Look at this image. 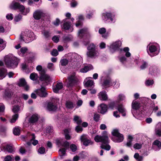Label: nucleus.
Listing matches in <instances>:
<instances>
[{
    "mask_svg": "<svg viewBox=\"0 0 161 161\" xmlns=\"http://www.w3.org/2000/svg\"><path fill=\"white\" fill-rule=\"evenodd\" d=\"M103 134L104 135L102 136H96L94 138V140L96 142H101L102 143L100 146L101 148L109 151L111 147L108 144L109 141L107 135V132L104 131Z\"/></svg>",
    "mask_w": 161,
    "mask_h": 161,
    "instance_id": "nucleus-1",
    "label": "nucleus"
},
{
    "mask_svg": "<svg viewBox=\"0 0 161 161\" xmlns=\"http://www.w3.org/2000/svg\"><path fill=\"white\" fill-rule=\"evenodd\" d=\"M5 61L8 67L14 68L17 66L19 59L12 54H9L5 57Z\"/></svg>",
    "mask_w": 161,
    "mask_h": 161,
    "instance_id": "nucleus-2",
    "label": "nucleus"
},
{
    "mask_svg": "<svg viewBox=\"0 0 161 161\" xmlns=\"http://www.w3.org/2000/svg\"><path fill=\"white\" fill-rule=\"evenodd\" d=\"M36 38V36L33 32L28 30L22 31L19 38L21 41H25L27 43L31 42Z\"/></svg>",
    "mask_w": 161,
    "mask_h": 161,
    "instance_id": "nucleus-3",
    "label": "nucleus"
},
{
    "mask_svg": "<svg viewBox=\"0 0 161 161\" xmlns=\"http://www.w3.org/2000/svg\"><path fill=\"white\" fill-rule=\"evenodd\" d=\"M9 8L11 9L14 10L19 9L21 13L24 15H26L30 12V9L29 8H27L25 9L23 5L16 2L15 0L13 1L11 3Z\"/></svg>",
    "mask_w": 161,
    "mask_h": 161,
    "instance_id": "nucleus-4",
    "label": "nucleus"
},
{
    "mask_svg": "<svg viewBox=\"0 0 161 161\" xmlns=\"http://www.w3.org/2000/svg\"><path fill=\"white\" fill-rule=\"evenodd\" d=\"M102 18L104 21L110 23H114L116 21L115 15L107 12L102 14Z\"/></svg>",
    "mask_w": 161,
    "mask_h": 161,
    "instance_id": "nucleus-5",
    "label": "nucleus"
},
{
    "mask_svg": "<svg viewBox=\"0 0 161 161\" xmlns=\"http://www.w3.org/2000/svg\"><path fill=\"white\" fill-rule=\"evenodd\" d=\"M77 80L75 73H73L68 78L67 86H71L74 85L76 83Z\"/></svg>",
    "mask_w": 161,
    "mask_h": 161,
    "instance_id": "nucleus-6",
    "label": "nucleus"
},
{
    "mask_svg": "<svg viewBox=\"0 0 161 161\" xmlns=\"http://www.w3.org/2000/svg\"><path fill=\"white\" fill-rule=\"evenodd\" d=\"M159 45L156 43L149 44L147 47V52L150 54V53H153L156 52L159 48Z\"/></svg>",
    "mask_w": 161,
    "mask_h": 161,
    "instance_id": "nucleus-7",
    "label": "nucleus"
},
{
    "mask_svg": "<svg viewBox=\"0 0 161 161\" xmlns=\"http://www.w3.org/2000/svg\"><path fill=\"white\" fill-rule=\"evenodd\" d=\"M56 144L58 147H64L66 148H68L69 143L68 142L63 141L62 139H57L56 140Z\"/></svg>",
    "mask_w": 161,
    "mask_h": 161,
    "instance_id": "nucleus-8",
    "label": "nucleus"
},
{
    "mask_svg": "<svg viewBox=\"0 0 161 161\" xmlns=\"http://www.w3.org/2000/svg\"><path fill=\"white\" fill-rule=\"evenodd\" d=\"M35 92L38 96L41 97H45L47 94L45 88L44 87H42L40 89L36 90Z\"/></svg>",
    "mask_w": 161,
    "mask_h": 161,
    "instance_id": "nucleus-9",
    "label": "nucleus"
},
{
    "mask_svg": "<svg viewBox=\"0 0 161 161\" xmlns=\"http://www.w3.org/2000/svg\"><path fill=\"white\" fill-rule=\"evenodd\" d=\"M111 31V30L109 29L108 31L106 32V29L104 27L100 28L98 30L99 34L101 35L103 38L107 39L109 36V32Z\"/></svg>",
    "mask_w": 161,
    "mask_h": 161,
    "instance_id": "nucleus-10",
    "label": "nucleus"
},
{
    "mask_svg": "<svg viewBox=\"0 0 161 161\" xmlns=\"http://www.w3.org/2000/svg\"><path fill=\"white\" fill-rule=\"evenodd\" d=\"M80 139L83 145L85 146L92 144V142L88 139V137L86 135H83L81 136Z\"/></svg>",
    "mask_w": 161,
    "mask_h": 161,
    "instance_id": "nucleus-11",
    "label": "nucleus"
},
{
    "mask_svg": "<svg viewBox=\"0 0 161 161\" xmlns=\"http://www.w3.org/2000/svg\"><path fill=\"white\" fill-rule=\"evenodd\" d=\"M88 57L91 58H95L99 55V53L97 50L88 51L86 53Z\"/></svg>",
    "mask_w": 161,
    "mask_h": 161,
    "instance_id": "nucleus-12",
    "label": "nucleus"
},
{
    "mask_svg": "<svg viewBox=\"0 0 161 161\" xmlns=\"http://www.w3.org/2000/svg\"><path fill=\"white\" fill-rule=\"evenodd\" d=\"M40 79L41 81H44L46 83H48L51 80L50 76L46 74L45 72L43 73L41 75Z\"/></svg>",
    "mask_w": 161,
    "mask_h": 161,
    "instance_id": "nucleus-13",
    "label": "nucleus"
},
{
    "mask_svg": "<svg viewBox=\"0 0 161 161\" xmlns=\"http://www.w3.org/2000/svg\"><path fill=\"white\" fill-rule=\"evenodd\" d=\"M98 98L101 101H107L108 100V97L106 92L105 91H102L100 92L98 95Z\"/></svg>",
    "mask_w": 161,
    "mask_h": 161,
    "instance_id": "nucleus-14",
    "label": "nucleus"
},
{
    "mask_svg": "<svg viewBox=\"0 0 161 161\" xmlns=\"http://www.w3.org/2000/svg\"><path fill=\"white\" fill-rule=\"evenodd\" d=\"M152 148L155 151H158L161 148V142L158 140H155L153 143Z\"/></svg>",
    "mask_w": 161,
    "mask_h": 161,
    "instance_id": "nucleus-15",
    "label": "nucleus"
},
{
    "mask_svg": "<svg viewBox=\"0 0 161 161\" xmlns=\"http://www.w3.org/2000/svg\"><path fill=\"white\" fill-rule=\"evenodd\" d=\"M107 106L104 104H101L98 107V110L100 113L102 114H104L107 111Z\"/></svg>",
    "mask_w": 161,
    "mask_h": 161,
    "instance_id": "nucleus-16",
    "label": "nucleus"
},
{
    "mask_svg": "<svg viewBox=\"0 0 161 161\" xmlns=\"http://www.w3.org/2000/svg\"><path fill=\"white\" fill-rule=\"evenodd\" d=\"M39 118V116L37 114H34L29 118V122L30 123H35L38 121Z\"/></svg>",
    "mask_w": 161,
    "mask_h": 161,
    "instance_id": "nucleus-17",
    "label": "nucleus"
},
{
    "mask_svg": "<svg viewBox=\"0 0 161 161\" xmlns=\"http://www.w3.org/2000/svg\"><path fill=\"white\" fill-rule=\"evenodd\" d=\"M87 34L89 35V32L86 28H84L80 30L78 32V36L80 37H82L84 36Z\"/></svg>",
    "mask_w": 161,
    "mask_h": 161,
    "instance_id": "nucleus-18",
    "label": "nucleus"
},
{
    "mask_svg": "<svg viewBox=\"0 0 161 161\" xmlns=\"http://www.w3.org/2000/svg\"><path fill=\"white\" fill-rule=\"evenodd\" d=\"M30 137L31 138L29 142H27V144L29 146L31 144L34 145H36L37 144L38 141L37 140H35V136L34 134H31L30 136Z\"/></svg>",
    "mask_w": 161,
    "mask_h": 161,
    "instance_id": "nucleus-19",
    "label": "nucleus"
},
{
    "mask_svg": "<svg viewBox=\"0 0 161 161\" xmlns=\"http://www.w3.org/2000/svg\"><path fill=\"white\" fill-rule=\"evenodd\" d=\"M91 77H89L86 78L84 80L85 85L86 87H92L94 86L93 81L91 80Z\"/></svg>",
    "mask_w": 161,
    "mask_h": 161,
    "instance_id": "nucleus-20",
    "label": "nucleus"
},
{
    "mask_svg": "<svg viewBox=\"0 0 161 161\" xmlns=\"http://www.w3.org/2000/svg\"><path fill=\"white\" fill-rule=\"evenodd\" d=\"M43 14V13L42 11L37 10L33 14V17L35 19L38 20L40 19Z\"/></svg>",
    "mask_w": 161,
    "mask_h": 161,
    "instance_id": "nucleus-21",
    "label": "nucleus"
},
{
    "mask_svg": "<svg viewBox=\"0 0 161 161\" xmlns=\"http://www.w3.org/2000/svg\"><path fill=\"white\" fill-rule=\"evenodd\" d=\"M155 131L157 135L161 136V122H159L156 125Z\"/></svg>",
    "mask_w": 161,
    "mask_h": 161,
    "instance_id": "nucleus-22",
    "label": "nucleus"
},
{
    "mask_svg": "<svg viewBox=\"0 0 161 161\" xmlns=\"http://www.w3.org/2000/svg\"><path fill=\"white\" fill-rule=\"evenodd\" d=\"M132 113L133 114L134 112L133 110H137L140 107V104L136 101L134 100L132 103Z\"/></svg>",
    "mask_w": 161,
    "mask_h": 161,
    "instance_id": "nucleus-23",
    "label": "nucleus"
},
{
    "mask_svg": "<svg viewBox=\"0 0 161 161\" xmlns=\"http://www.w3.org/2000/svg\"><path fill=\"white\" fill-rule=\"evenodd\" d=\"M124 138L123 135L119 134L117 136L112 139L113 141L115 142H120L123 141Z\"/></svg>",
    "mask_w": 161,
    "mask_h": 161,
    "instance_id": "nucleus-24",
    "label": "nucleus"
},
{
    "mask_svg": "<svg viewBox=\"0 0 161 161\" xmlns=\"http://www.w3.org/2000/svg\"><path fill=\"white\" fill-rule=\"evenodd\" d=\"M63 87V85L62 83H58L56 86L53 88V92L56 93H58L59 91Z\"/></svg>",
    "mask_w": 161,
    "mask_h": 161,
    "instance_id": "nucleus-25",
    "label": "nucleus"
},
{
    "mask_svg": "<svg viewBox=\"0 0 161 161\" xmlns=\"http://www.w3.org/2000/svg\"><path fill=\"white\" fill-rule=\"evenodd\" d=\"M47 108L49 111H55L57 109V107L53 103H49L47 104Z\"/></svg>",
    "mask_w": 161,
    "mask_h": 161,
    "instance_id": "nucleus-26",
    "label": "nucleus"
},
{
    "mask_svg": "<svg viewBox=\"0 0 161 161\" xmlns=\"http://www.w3.org/2000/svg\"><path fill=\"white\" fill-rule=\"evenodd\" d=\"M117 109L120 113L122 114V115L123 116L126 115V110L122 104L118 105Z\"/></svg>",
    "mask_w": 161,
    "mask_h": 161,
    "instance_id": "nucleus-27",
    "label": "nucleus"
},
{
    "mask_svg": "<svg viewBox=\"0 0 161 161\" xmlns=\"http://www.w3.org/2000/svg\"><path fill=\"white\" fill-rule=\"evenodd\" d=\"M93 68V66L92 65H89L85 66L83 68H81L80 70V72L83 73H86Z\"/></svg>",
    "mask_w": 161,
    "mask_h": 161,
    "instance_id": "nucleus-28",
    "label": "nucleus"
},
{
    "mask_svg": "<svg viewBox=\"0 0 161 161\" xmlns=\"http://www.w3.org/2000/svg\"><path fill=\"white\" fill-rule=\"evenodd\" d=\"M112 86L111 84V79L109 78L105 80L103 84V88H106Z\"/></svg>",
    "mask_w": 161,
    "mask_h": 161,
    "instance_id": "nucleus-29",
    "label": "nucleus"
},
{
    "mask_svg": "<svg viewBox=\"0 0 161 161\" xmlns=\"http://www.w3.org/2000/svg\"><path fill=\"white\" fill-rule=\"evenodd\" d=\"M121 45V42L119 41L113 42L111 45L112 48L114 49H116L120 47Z\"/></svg>",
    "mask_w": 161,
    "mask_h": 161,
    "instance_id": "nucleus-30",
    "label": "nucleus"
},
{
    "mask_svg": "<svg viewBox=\"0 0 161 161\" xmlns=\"http://www.w3.org/2000/svg\"><path fill=\"white\" fill-rule=\"evenodd\" d=\"M120 51L122 53H125V55L127 57H130L131 55L130 53L129 52V49L128 47H125L123 49H121Z\"/></svg>",
    "mask_w": 161,
    "mask_h": 161,
    "instance_id": "nucleus-31",
    "label": "nucleus"
},
{
    "mask_svg": "<svg viewBox=\"0 0 161 161\" xmlns=\"http://www.w3.org/2000/svg\"><path fill=\"white\" fill-rule=\"evenodd\" d=\"M27 50L28 49L27 48L23 47L20 48V51H18V53L20 56H23L24 54L26 53Z\"/></svg>",
    "mask_w": 161,
    "mask_h": 161,
    "instance_id": "nucleus-32",
    "label": "nucleus"
},
{
    "mask_svg": "<svg viewBox=\"0 0 161 161\" xmlns=\"http://www.w3.org/2000/svg\"><path fill=\"white\" fill-rule=\"evenodd\" d=\"M7 70L5 69H0V79L4 78L6 75Z\"/></svg>",
    "mask_w": 161,
    "mask_h": 161,
    "instance_id": "nucleus-33",
    "label": "nucleus"
},
{
    "mask_svg": "<svg viewBox=\"0 0 161 161\" xmlns=\"http://www.w3.org/2000/svg\"><path fill=\"white\" fill-rule=\"evenodd\" d=\"M64 134L65 136V139L68 140L70 139L71 138V136L69 134L70 132V130L67 129H65L64 130Z\"/></svg>",
    "mask_w": 161,
    "mask_h": 161,
    "instance_id": "nucleus-34",
    "label": "nucleus"
},
{
    "mask_svg": "<svg viewBox=\"0 0 161 161\" xmlns=\"http://www.w3.org/2000/svg\"><path fill=\"white\" fill-rule=\"evenodd\" d=\"M67 20V19L64 20V21L65 22L63 25V27L65 30H69L70 27V23L68 22H66Z\"/></svg>",
    "mask_w": 161,
    "mask_h": 161,
    "instance_id": "nucleus-35",
    "label": "nucleus"
},
{
    "mask_svg": "<svg viewBox=\"0 0 161 161\" xmlns=\"http://www.w3.org/2000/svg\"><path fill=\"white\" fill-rule=\"evenodd\" d=\"M125 99V96L122 94H119L117 97V101L119 102Z\"/></svg>",
    "mask_w": 161,
    "mask_h": 161,
    "instance_id": "nucleus-36",
    "label": "nucleus"
},
{
    "mask_svg": "<svg viewBox=\"0 0 161 161\" xmlns=\"http://www.w3.org/2000/svg\"><path fill=\"white\" fill-rule=\"evenodd\" d=\"M7 151L9 153H12L14 151L15 149L12 146L7 145L5 148Z\"/></svg>",
    "mask_w": 161,
    "mask_h": 161,
    "instance_id": "nucleus-37",
    "label": "nucleus"
},
{
    "mask_svg": "<svg viewBox=\"0 0 161 161\" xmlns=\"http://www.w3.org/2000/svg\"><path fill=\"white\" fill-rule=\"evenodd\" d=\"M65 105L66 107L68 108L72 109L74 107V104L73 102L71 101H67Z\"/></svg>",
    "mask_w": 161,
    "mask_h": 161,
    "instance_id": "nucleus-38",
    "label": "nucleus"
},
{
    "mask_svg": "<svg viewBox=\"0 0 161 161\" xmlns=\"http://www.w3.org/2000/svg\"><path fill=\"white\" fill-rule=\"evenodd\" d=\"M74 120L76 122L78 125L80 124L82 122L80 118L77 116H75L74 117Z\"/></svg>",
    "mask_w": 161,
    "mask_h": 161,
    "instance_id": "nucleus-39",
    "label": "nucleus"
},
{
    "mask_svg": "<svg viewBox=\"0 0 161 161\" xmlns=\"http://www.w3.org/2000/svg\"><path fill=\"white\" fill-rule=\"evenodd\" d=\"M30 77L31 80L34 81L37 79L38 76L37 74L35 73H33L30 75Z\"/></svg>",
    "mask_w": 161,
    "mask_h": 161,
    "instance_id": "nucleus-40",
    "label": "nucleus"
},
{
    "mask_svg": "<svg viewBox=\"0 0 161 161\" xmlns=\"http://www.w3.org/2000/svg\"><path fill=\"white\" fill-rule=\"evenodd\" d=\"M87 49L88 51L96 50L95 45L93 43H91L87 47Z\"/></svg>",
    "mask_w": 161,
    "mask_h": 161,
    "instance_id": "nucleus-41",
    "label": "nucleus"
},
{
    "mask_svg": "<svg viewBox=\"0 0 161 161\" xmlns=\"http://www.w3.org/2000/svg\"><path fill=\"white\" fill-rule=\"evenodd\" d=\"M111 84L112 86H114V88H118L120 86L119 83L117 80L114 81L111 79Z\"/></svg>",
    "mask_w": 161,
    "mask_h": 161,
    "instance_id": "nucleus-42",
    "label": "nucleus"
},
{
    "mask_svg": "<svg viewBox=\"0 0 161 161\" xmlns=\"http://www.w3.org/2000/svg\"><path fill=\"white\" fill-rule=\"evenodd\" d=\"M78 21L77 22L76 24L75 25L76 27H78L80 25L81 26L82 25V23L81 22V20H82L83 19V17L82 15H79L78 17Z\"/></svg>",
    "mask_w": 161,
    "mask_h": 161,
    "instance_id": "nucleus-43",
    "label": "nucleus"
},
{
    "mask_svg": "<svg viewBox=\"0 0 161 161\" xmlns=\"http://www.w3.org/2000/svg\"><path fill=\"white\" fill-rule=\"evenodd\" d=\"M26 84V82L24 79H20L18 83V85L19 86H24Z\"/></svg>",
    "mask_w": 161,
    "mask_h": 161,
    "instance_id": "nucleus-44",
    "label": "nucleus"
},
{
    "mask_svg": "<svg viewBox=\"0 0 161 161\" xmlns=\"http://www.w3.org/2000/svg\"><path fill=\"white\" fill-rule=\"evenodd\" d=\"M36 69L39 72L40 75L43 73L45 72V70L42 69V67L40 65H38L36 67Z\"/></svg>",
    "mask_w": 161,
    "mask_h": 161,
    "instance_id": "nucleus-45",
    "label": "nucleus"
},
{
    "mask_svg": "<svg viewBox=\"0 0 161 161\" xmlns=\"http://www.w3.org/2000/svg\"><path fill=\"white\" fill-rule=\"evenodd\" d=\"M68 61L67 59L64 58L61 60L60 61V64L62 66H66L68 64Z\"/></svg>",
    "mask_w": 161,
    "mask_h": 161,
    "instance_id": "nucleus-46",
    "label": "nucleus"
},
{
    "mask_svg": "<svg viewBox=\"0 0 161 161\" xmlns=\"http://www.w3.org/2000/svg\"><path fill=\"white\" fill-rule=\"evenodd\" d=\"M19 117V115L18 114H16L14 115L12 119L10 120V122L11 123H14L15 122L17 119H18Z\"/></svg>",
    "mask_w": 161,
    "mask_h": 161,
    "instance_id": "nucleus-47",
    "label": "nucleus"
},
{
    "mask_svg": "<svg viewBox=\"0 0 161 161\" xmlns=\"http://www.w3.org/2000/svg\"><path fill=\"white\" fill-rule=\"evenodd\" d=\"M22 18L21 15L18 14L15 16L14 17V20L15 22H18L20 21Z\"/></svg>",
    "mask_w": 161,
    "mask_h": 161,
    "instance_id": "nucleus-48",
    "label": "nucleus"
},
{
    "mask_svg": "<svg viewBox=\"0 0 161 161\" xmlns=\"http://www.w3.org/2000/svg\"><path fill=\"white\" fill-rule=\"evenodd\" d=\"M134 158L138 161H141L142 159V156H140L138 153H136L134 155Z\"/></svg>",
    "mask_w": 161,
    "mask_h": 161,
    "instance_id": "nucleus-49",
    "label": "nucleus"
},
{
    "mask_svg": "<svg viewBox=\"0 0 161 161\" xmlns=\"http://www.w3.org/2000/svg\"><path fill=\"white\" fill-rule=\"evenodd\" d=\"M112 134L113 136L116 137L118 135H119L120 133L119 132V131L118 129H114L112 131Z\"/></svg>",
    "mask_w": 161,
    "mask_h": 161,
    "instance_id": "nucleus-50",
    "label": "nucleus"
},
{
    "mask_svg": "<svg viewBox=\"0 0 161 161\" xmlns=\"http://www.w3.org/2000/svg\"><path fill=\"white\" fill-rule=\"evenodd\" d=\"M142 147V144L141 143H136L133 146L134 148L136 149H139Z\"/></svg>",
    "mask_w": 161,
    "mask_h": 161,
    "instance_id": "nucleus-51",
    "label": "nucleus"
},
{
    "mask_svg": "<svg viewBox=\"0 0 161 161\" xmlns=\"http://www.w3.org/2000/svg\"><path fill=\"white\" fill-rule=\"evenodd\" d=\"M20 130L18 127H16L13 130V133L14 135H19L20 134Z\"/></svg>",
    "mask_w": 161,
    "mask_h": 161,
    "instance_id": "nucleus-52",
    "label": "nucleus"
},
{
    "mask_svg": "<svg viewBox=\"0 0 161 161\" xmlns=\"http://www.w3.org/2000/svg\"><path fill=\"white\" fill-rule=\"evenodd\" d=\"M154 81L152 80H147L146 81L145 84L147 86H150L153 85Z\"/></svg>",
    "mask_w": 161,
    "mask_h": 161,
    "instance_id": "nucleus-53",
    "label": "nucleus"
},
{
    "mask_svg": "<svg viewBox=\"0 0 161 161\" xmlns=\"http://www.w3.org/2000/svg\"><path fill=\"white\" fill-rule=\"evenodd\" d=\"M3 40L0 38V51L3 50L5 47V46L3 44Z\"/></svg>",
    "mask_w": 161,
    "mask_h": 161,
    "instance_id": "nucleus-54",
    "label": "nucleus"
},
{
    "mask_svg": "<svg viewBox=\"0 0 161 161\" xmlns=\"http://www.w3.org/2000/svg\"><path fill=\"white\" fill-rule=\"evenodd\" d=\"M157 69L154 67H151L149 68L150 73L152 75L154 74L157 70Z\"/></svg>",
    "mask_w": 161,
    "mask_h": 161,
    "instance_id": "nucleus-55",
    "label": "nucleus"
},
{
    "mask_svg": "<svg viewBox=\"0 0 161 161\" xmlns=\"http://www.w3.org/2000/svg\"><path fill=\"white\" fill-rule=\"evenodd\" d=\"M42 34L45 38H48L50 36V34L47 31H44L42 32Z\"/></svg>",
    "mask_w": 161,
    "mask_h": 161,
    "instance_id": "nucleus-56",
    "label": "nucleus"
},
{
    "mask_svg": "<svg viewBox=\"0 0 161 161\" xmlns=\"http://www.w3.org/2000/svg\"><path fill=\"white\" fill-rule=\"evenodd\" d=\"M38 152L41 154H44L45 152V148L42 147H41L38 150Z\"/></svg>",
    "mask_w": 161,
    "mask_h": 161,
    "instance_id": "nucleus-57",
    "label": "nucleus"
},
{
    "mask_svg": "<svg viewBox=\"0 0 161 161\" xmlns=\"http://www.w3.org/2000/svg\"><path fill=\"white\" fill-rule=\"evenodd\" d=\"M100 117L99 114H94L93 119L95 121H98L100 120Z\"/></svg>",
    "mask_w": 161,
    "mask_h": 161,
    "instance_id": "nucleus-58",
    "label": "nucleus"
},
{
    "mask_svg": "<svg viewBox=\"0 0 161 161\" xmlns=\"http://www.w3.org/2000/svg\"><path fill=\"white\" fill-rule=\"evenodd\" d=\"M70 148L73 152H75L77 149L76 146L74 144H71L70 145Z\"/></svg>",
    "mask_w": 161,
    "mask_h": 161,
    "instance_id": "nucleus-59",
    "label": "nucleus"
},
{
    "mask_svg": "<svg viewBox=\"0 0 161 161\" xmlns=\"http://www.w3.org/2000/svg\"><path fill=\"white\" fill-rule=\"evenodd\" d=\"M59 152L61 156H64L65 154V149L64 148H61L59 150Z\"/></svg>",
    "mask_w": 161,
    "mask_h": 161,
    "instance_id": "nucleus-60",
    "label": "nucleus"
},
{
    "mask_svg": "<svg viewBox=\"0 0 161 161\" xmlns=\"http://www.w3.org/2000/svg\"><path fill=\"white\" fill-rule=\"evenodd\" d=\"M20 110V108L18 106H15L12 109L14 113H16Z\"/></svg>",
    "mask_w": 161,
    "mask_h": 161,
    "instance_id": "nucleus-61",
    "label": "nucleus"
},
{
    "mask_svg": "<svg viewBox=\"0 0 161 161\" xmlns=\"http://www.w3.org/2000/svg\"><path fill=\"white\" fill-rule=\"evenodd\" d=\"M47 67L49 69L51 70H53L54 69V65L52 63H49L48 64Z\"/></svg>",
    "mask_w": 161,
    "mask_h": 161,
    "instance_id": "nucleus-62",
    "label": "nucleus"
},
{
    "mask_svg": "<svg viewBox=\"0 0 161 161\" xmlns=\"http://www.w3.org/2000/svg\"><path fill=\"white\" fill-rule=\"evenodd\" d=\"M6 19L9 20H11L13 19V16L12 14H8L6 15Z\"/></svg>",
    "mask_w": 161,
    "mask_h": 161,
    "instance_id": "nucleus-63",
    "label": "nucleus"
},
{
    "mask_svg": "<svg viewBox=\"0 0 161 161\" xmlns=\"http://www.w3.org/2000/svg\"><path fill=\"white\" fill-rule=\"evenodd\" d=\"M12 158L10 155H8L4 158V161H12Z\"/></svg>",
    "mask_w": 161,
    "mask_h": 161,
    "instance_id": "nucleus-64",
    "label": "nucleus"
}]
</instances>
